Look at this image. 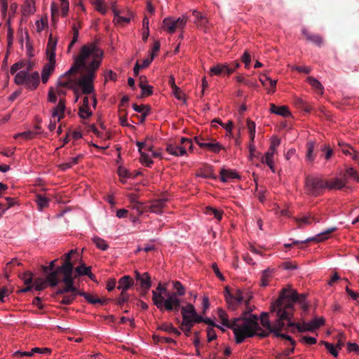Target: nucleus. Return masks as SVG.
<instances>
[{"label":"nucleus","mask_w":359,"mask_h":359,"mask_svg":"<svg viewBox=\"0 0 359 359\" xmlns=\"http://www.w3.org/2000/svg\"><path fill=\"white\" fill-rule=\"evenodd\" d=\"M48 285H50L47 277L46 279L43 278H37L34 280L32 284L33 288L36 291H41L47 287Z\"/></svg>","instance_id":"35"},{"label":"nucleus","mask_w":359,"mask_h":359,"mask_svg":"<svg viewBox=\"0 0 359 359\" xmlns=\"http://www.w3.org/2000/svg\"><path fill=\"white\" fill-rule=\"evenodd\" d=\"M111 10H112V11L114 13V21L116 23L121 24V23H128V22H130V17H123V16H121L120 15V11H118L116 8L114 4H113L111 6Z\"/></svg>","instance_id":"38"},{"label":"nucleus","mask_w":359,"mask_h":359,"mask_svg":"<svg viewBox=\"0 0 359 359\" xmlns=\"http://www.w3.org/2000/svg\"><path fill=\"white\" fill-rule=\"evenodd\" d=\"M152 86L146 85L145 86H143L141 85V90H142V96L147 97L151 95L153 93Z\"/></svg>","instance_id":"58"},{"label":"nucleus","mask_w":359,"mask_h":359,"mask_svg":"<svg viewBox=\"0 0 359 359\" xmlns=\"http://www.w3.org/2000/svg\"><path fill=\"white\" fill-rule=\"evenodd\" d=\"M180 146H184L185 149H187V147H188L190 151H192V149H193L192 140L191 139H189L187 137H182L181 139V145Z\"/></svg>","instance_id":"62"},{"label":"nucleus","mask_w":359,"mask_h":359,"mask_svg":"<svg viewBox=\"0 0 359 359\" xmlns=\"http://www.w3.org/2000/svg\"><path fill=\"white\" fill-rule=\"evenodd\" d=\"M182 317V322L200 323L202 320L201 316L198 315L195 307L191 304L181 306L180 309Z\"/></svg>","instance_id":"12"},{"label":"nucleus","mask_w":359,"mask_h":359,"mask_svg":"<svg viewBox=\"0 0 359 359\" xmlns=\"http://www.w3.org/2000/svg\"><path fill=\"white\" fill-rule=\"evenodd\" d=\"M250 312V310L244 312L242 317L229 320L225 311L221 308L217 309V315L222 324L233 330L236 344H241L246 338L254 337L257 334V330L260 329L257 316L252 314L248 318L245 316Z\"/></svg>","instance_id":"2"},{"label":"nucleus","mask_w":359,"mask_h":359,"mask_svg":"<svg viewBox=\"0 0 359 359\" xmlns=\"http://www.w3.org/2000/svg\"><path fill=\"white\" fill-rule=\"evenodd\" d=\"M281 331L282 330L274 331L273 334L277 337H280L282 339L290 341L292 346H295V341L292 339V338L287 334L281 333Z\"/></svg>","instance_id":"51"},{"label":"nucleus","mask_w":359,"mask_h":359,"mask_svg":"<svg viewBox=\"0 0 359 359\" xmlns=\"http://www.w3.org/2000/svg\"><path fill=\"white\" fill-rule=\"evenodd\" d=\"M34 355V353H32V349L30 351H17L14 352L13 356L15 358H21L24 356H28L32 357Z\"/></svg>","instance_id":"63"},{"label":"nucleus","mask_w":359,"mask_h":359,"mask_svg":"<svg viewBox=\"0 0 359 359\" xmlns=\"http://www.w3.org/2000/svg\"><path fill=\"white\" fill-rule=\"evenodd\" d=\"M103 53L93 43L83 46L77 55L72 56L73 63L69 69V77L78 74L74 83L81 88L83 94L93 93V81L100 66Z\"/></svg>","instance_id":"1"},{"label":"nucleus","mask_w":359,"mask_h":359,"mask_svg":"<svg viewBox=\"0 0 359 359\" xmlns=\"http://www.w3.org/2000/svg\"><path fill=\"white\" fill-rule=\"evenodd\" d=\"M79 114L82 118H88L91 114V111H90V108H83V107H80Z\"/></svg>","instance_id":"56"},{"label":"nucleus","mask_w":359,"mask_h":359,"mask_svg":"<svg viewBox=\"0 0 359 359\" xmlns=\"http://www.w3.org/2000/svg\"><path fill=\"white\" fill-rule=\"evenodd\" d=\"M63 262L61 266L55 267L56 259L51 261L48 266H43V271L47 275V280L50 286H55L62 280L65 284L62 290L57 293L67 292V253L62 255Z\"/></svg>","instance_id":"7"},{"label":"nucleus","mask_w":359,"mask_h":359,"mask_svg":"<svg viewBox=\"0 0 359 359\" xmlns=\"http://www.w3.org/2000/svg\"><path fill=\"white\" fill-rule=\"evenodd\" d=\"M201 148L207 149L213 153H219L220 150L224 149V147L215 140H211L210 142H204V144H201Z\"/></svg>","instance_id":"26"},{"label":"nucleus","mask_w":359,"mask_h":359,"mask_svg":"<svg viewBox=\"0 0 359 359\" xmlns=\"http://www.w3.org/2000/svg\"><path fill=\"white\" fill-rule=\"evenodd\" d=\"M195 18L194 22L201 27L206 28L208 23V20L205 16H203L200 12L194 11L192 13Z\"/></svg>","instance_id":"34"},{"label":"nucleus","mask_w":359,"mask_h":359,"mask_svg":"<svg viewBox=\"0 0 359 359\" xmlns=\"http://www.w3.org/2000/svg\"><path fill=\"white\" fill-rule=\"evenodd\" d=\"M36 202L39 211H42L49 204L48 198L39 194L36 196Z\"/></svg>","instance_id":"42"},{"label":"nucleus","mask_w":359,"mask_h":359,"mask_svg":"<svg viewBox=\"0 0 359 359\" xmlns=\"http://www.w3.org/2000/svg\"><path fill=\"white\" fill-rule=\"evenodd\" d=\"M22 279L26 285H32V275L29 272L24 273Z\"/></svg>","instance_id":"64"},{"label":"nucleus","mask_w":359,"mask_h":359,"mask_svg":"<svg viewBox=\"0 0 359 359\" xmlns=\"http://www.w3.org/2000/svg\"><path fill=\"white\" fill-rule=\"evenodd\" d=\"M219 174H220L221 180L223 182H228L234 179L240 178L239 175L236 172L231 170H226V169L222 168V169H221Z\"/></svg>","instance_id":"23"},{"label":"nucleus","mask_w":359,"mask_h":359,"mask_svg":"<svg viewBox=\"0 0 359 359\" xmlns=\"http://www.w3.org/2000/svg\"><path fill=\"white\" fill-rule=\"evenodd\" d=\"M25 65V64L23 61H20V62L14 63L11 67V69H10L11 74L15 75V74L17 73V72L18 70H20L24 67Z\"/></svg>","instance_id":"52"},{"label":"nucleus","mask_w":359,"mask_h":359,"mask_svg":"<svg viewBox=\"0 0 359 359\" xmlns=\"http://www.w3.org/2000/svg\"><path fill=\"white\" fill-rule=\"evenodd\" d=\"M325 319L323 318H314L312 321L309 323H304L302 325L299 323H295L293 320H290L287 324L288 327H291V332H294L297 330L299 332L313 331L324 325Z\"/></svg>","instance_id":"10"},{"label":"nucleus","mask_w":359,"mask_h":359,"mask_svg":"<svg viewBox=\"0 0 359 359\" xmlns=\"http://www.w3.org/2000/svg\"><path fill=\"white\" fill-rule=\"evenodd\" d=\"M48 27V18L46 15H43L39 20H36L35 30L40 33Z\"/></svg>","instance_id":"32"},{"label":"nucleus","mask_w":359,"mask_h":359,"mask_svg":"<svg viewBox=\"0 0 359 359\" xmlns=\"http://www.w3.org/2000/svg\"><path fill=\"white\" fill-rule=\"evenodd\" d=\"M134 273L136 280L135 285L137 287V290L148 292L151 287V279L149 273H141L138 271H135Z\"/></svg>","instance_id":"15"},{"label":"nucleus","mask_w":359,"mask_h":359,"mask_svg":"<svg viewBox=\"0 0 359 359\" xmlns=\"http://www.w3.org/2000/svg\"><path fill=\"white\" fill-rule=\"evenodd\" d=\"M273 273V269L269 268L263 271L261 277V285L262 287H266L269 285V280L271 278Z\"/></svg>","instance_id":"39"},{"label":"nucleus","mask_w":359,"mask_h":359,"mask_svg":"<svg viewBox=\"0 0 359 359\" xmlns=\"http://www.w3.org/2000/svg\"><path fill=\"white\" fill-rule=\"evenodd\" d=\"M93 241L96 247L102 250H106L109 247L106 241L100 237H95Z\"/></svg>","instance_id":"46"},{"label":"nucleus","mask_w":359,"mask_h":359,"mask_svg":"<svg viewBox=\"0 0 359 359\" xmlns=\"http://www.w3.org/2000/svg\"><path fill=\"white\" fill-rule=\"evenodd\" d=\"M197 175L206 179H216L212 167L210 165H206L205 168H201Z\"/></svg>","instance_id":"36"},{"label":"nucleus","mask_w":359,"mask_h":359,"mask_svg":"<svg viewBox=\"0 0 359 359\" xmlns=\"http://www.w3.org/2000/svg\"><path fill=\"white\" fill-rule=\"evenodd\" d=\"M173 325L172 323H164L160 325L158 327V330L166 332L168 333H171L172 330H173Z\"/></svg>","instance_id":"59"},{"label":"nucleus","mask_w":359,"mask_h":359,"mask_svg":"<svg viewBox=\"0 0 359 359\" xmlns=\"http://www.w3.org/2000/svg\"><path fill=\"white\" fill-rule=\"evenodd\" d=\"M326 180L320 177L307 176L305 180L306 192L315 197L320 196L326 189Z\"/></svg>","instance_id":"9"},{"label":"nucleus","mask_w":359,"mask_h":359,"mask_svg":"<svg viewBox=\"0 0 359 359\" xmlns=\"http://www.w3.org/2000/svg\"><path fill=\"white\" fill-rule=\"evenodd\" d=\"M302 33L308 41L312 42L318 46H320L323 43V38L318 34H310L306 29H302Z\"/></svg>","instance_id":"25"},{"label":"nucleus","mask_w":359,"mask_h":359,"mask_svg":"<svg viewBox=\"0 0 359 359\" xmlns=\"http://www.w3.org/2000/svg\"><path fill=\"white\" fill-rule=\"evenodd\" d=\"M298 227L302 228L304 225H309L312 224V222L316 223L319 222L318 219H316V218L314 216L309 215L306 217H303L299 219H296Z\"/></svg>","instance_id":"37"},{"label":"nucleus","mask_w":359,"mask_h":359,"mask_svg":"<svg viewBox=\"0 0 359 359\" xmlns=\"http://www.w3.org/2000/svg\"><path fill=\"white\" fill-rule=\"evenodd\" d=\"M91 4L95 6L96 11L104 15L107 8L104 4V0H90Z\"/></svg>","instance_id":"40"},{"label":"nucleus","mask_w":359,"mask_h":359,"mask_svg":"<svg viewBox=\"0 0 359 359\" xmlns=\"http://www.w3.org/2000/svg\"><path fill=\"white\" fill-rule=\"evenodd\" d=\"M166 151L173 156H180L185 154V147L175 144H169L167 145Z\"/></svg>","instance_id":"28"},{"label":"nucleus","mask_w":359,"mask_h":359,"mask_svg":"<svg viewBox=\"0 0 359 359\" xmlns=\"http://www.w3.org/2000/svg\"><path fill=\"white\" fill-rule=\"evenodd\" d=\"M273 156H271L269 154H265L264 156L262 158V162L266 163L271 170L273 172H275L274 163H273Z\"/></svg>","instance_id":"45"},{"label":"nucleus","mask_w":359,"mask_h":359,"mask_svg":"<svg viewBox=\"0 0 359 359\" xmlns=\"http://www.w3.org/2000/svg\"><path fill=\"white\" fill-rule=\"evenodd\" d=\"M207 337L208 342H210L217 338V334L214 328L210 327L207 328Z\"/></svg>","instance_id":"61"},{"label":"nucleus","mask_w":359,"mask_h":359,"mask_svg":"<svg viewBox=\"0 0 359 359\" xmlns=\"http://www.w3.org/2000/svg\"><path fill=\"white\" fill-rule=\"evenodd\" d=\"M270 111L283 117L290 116L291 115L287 106L277 107L273 103L270 104Z\"/></svg>","instance_id":"29"},{"label":"nucleus","mask_w":359,"mask_h":359,"mask_svg":"<svg viewBox=\"0 0 359 359\" xmlns=\"http://www.w3.org/2000/svg\"><path fill=\"white\" fill-rule=\"evenodd\" d=\"M308 83L318 93L323 94V86L316 79L312 76H309L306 79Z\"/></svg>","instance_id":"41"},{"label":"nucleus","mask_w":359,"mask_h":359,"mask_svg":"<svg viewBox=\"0 0 359 359\" xmlns=\"http://www.w3.org/2000/svg\"><path fill=\"white\" fill-rule=\"evenodd\" d=\"M56 46L57 41L53 39L52 34H50L46 50V58L48 62L43 67L41 71V81L43 83H46L48 82L50 75L55 69Z\"/></svg>","instance_id":"8"},{"label":"nucleus","mask_w":359,"mask_h":359,"mask_svg":"<svg viewBox=\"0 0 359 359\" xmlns=\"http://www.w3.org/2000/svg\"><path fill=\"white\" fill-rule=\"evenodd\" d=\"M18 34H19V43H20L21 46L22 47L24 45V43H25V46L27 49V50H31L32 47L30 43L29 40V36L28 34V32L27 29H23L22 28H20L18 30Z\"/></svg>","instance_id":"24"},{"label":"nucleus","mask_w":359,"mask_h":359,"mask_svg":"<svg viewBox=\"0 0 359 359\" xmlns=\"http://www.w3.org/2000/svg\"><path fill=\"white\" fill-rule=\"evenodd\" d=\"M140 162L149 168H150L154 163V161L149 158V156L142 151L140 152Z\"/></svg>","instance_id":"49"},{"label":"nucleus","mask_w":359,"mask_h":359,"mask_svg":"<svg viewBox=\"0 0 359 359\" xmlns=\"http://www.w3.org/2000/svg\"><path fill=\"white\" fill-rule=\"evenodd\" d=\"M40 82V76L38 72L35 71L29 74L27 80L23 85L29 90L36 89Z\"/></svg>","instance_id":"18"},{"label":"nucleus","mask_w":359,"mask_h":359,"mask_svg":"<svg viewBox=\"0 0 359 359\" xmlns=\"http://www.w3.org/2000/svg\"><path fill=\"white\" fill-rule=\"evenodd\" d=\"M21 11L24 16L33 15L36 11L34 0H25L22 5Z\"/></svg>","instance_id":"22"},{"label":"nucleus","mask_w":359,"mask_h":359,"mask_svg":"<svg viewBox=\"0 0 359 359\" xmlns=\"http://www.w3.org/2000/svg\"><path fill=\"white\" fill-rule=\"evenodd\" d=\"M173 287L176 290L169 293L166 297L152 291V302L161 311L177 313L180 309L181 300L179 297L185 294V288L180 281L172 282Z\"/></svg>","instance_id":"4"},{"label":"nucleus","mask_w":359,"mask_h":359,"mask_svg":"<svg viewBox=\"0 0 359 359\" xmlns=\"http://www.w3.org/2000/svg\"><path fill=\"white\" fill-rule=\"evenodd\" d=\"M7 23L8 25V29H7L8 48H11V46H12V44L13 43L14 32H13V30L12 27H11L10 20H8Z\"/></svg>","instance_id":"48"},{"label":"nucleus","mask_w":359,"mask_h":359,"mask_svg":"<svg viewBox=\"0 0 359 359\" xmlns=\"http://www.w3.org/2000/svg\"><path fill=\"white\" fill-rule=\"evenodd\" d=\"M226 290L227 292V294L226 295V302L229 307L233 310H235L237 308L238 305L241 304L243 301H245V304L248 305L252 298V296H249L248 298L245 299V297L243 294L242 291L239 289L236 290L234 294H231L228 290V288H226Z\"/></svg>","instance_id":"13"},{"label":"nucleus","mask_w":359,"mask_h":359,"mask_svg":"<svg viewBox=\"0 0 359 359\" xmlns=\"http://www.w3.org/2000/svg\"><path fill=\"white\" fill-rule=\"evenodd\" d=\"M306 158L308 161L313 162L315 159V154H313L314 151V142H309L306 144Z\"/></svg>","instance_id":"43"},{"label":"nucleus","mask_w":359,"mask_h":359,"mask_svg":"<svg viewBox=\"0 0 359 359\" xmlns=\"http://www.w3.org/2000/svg\"><path fill=\"white\" fill-rule=\"evenodd\" d=\"M224 74H226L227 75L231 74V70L229 71L226 63H219L210 69V74L211 76H221Z\"/></svg>","instance_id":"20"},{"label":"nucleus","mask_w":359,"mask_h":359,"mask_svg":"<svg viewBox=\"0 0 359 359\" xmlns=\"http://www.w3.org/2000/svg\"><path fill=\"white\" fill-rule=\"evenodd\" d=\"M72 252V251L69 252V304L75 299L77 295H79L78 292H81L76 287L75 281L73 278V264L70 262Z\"/></svg>","instance_id":"16"},{"label":"nucleus","mask_w":359,"mask_h":359,"mask_svg":"<svg viewBox=\"0 0 359 359\" xmlns=\"http://www.w3.org/2000/svg\"><path fill=\"white\" fill-rule=\"evenodd\" d=\"M129 299V294L127 292H121L120 297L117 300V304L119 306H122L125 302H128Z\"/></svg>","instance_id":"60"},{"label":"nucleus","mask_w":359,"mask_h":359,"mask_svg":"<svg viewBox=\"0 0 359 359\" xmlns=\"http://www.w3.org/2000/svg\"><path fill=\"white\" fill-rule=\"evenodd\" d=\"M168 201L166 198H161L154 201L150 206L151 211L155 213L161 212Z\"/></svg>","instance_id":"31"},{"label":"nucleus","mask_w":359,"mask_h":359,"mask_svg":"<svg viewBox=\"0 0 359 359\" xmlns=\"http://www.w3.org/2000/svg\"><path fill=\"white\" fill-rule=\"evenodd\" d=\"M306 294H298L296 290H294L289 286L281 290L279 298L277 299L278 304H280L282 308L285 312L290 313V318L292 320L294 304L298 303L300 304L302 310L306 311L309 309V305L306 302Z\"/></svg>","instance_id":"6"},{"label":"nucleus","mask_w":359,"mask_h":359,"mask_svg":"<svg viewBox=\"0 0 359 359\" xmlns=\"http://www.w3.org/2000/svg\"><path fill=\"white\" fill-rule=\"evenodd\" d=\"M80 296H83L85 299L88 302V303L91 304H104L107 303L109 299H100L98 297H95L93 295L85 292H78Z\"/></svg>","instance_id":"27"},{"label":"nucleus","mask_w":359,"mask_h":359,"mask_svg":"<svg viewBox=\"0 0 359 359\" xmlns=\"http://www.w3.org/2000/svg\"><path fill=\"white\" fill-rule=\"evenodd\" d=\"M5 200L7 201V206H5V205L2 203H0V209L1 210L2 214H4L9 208L13 206L15 203V199L12 198L6 197Z\"/></svg>","instance_id":"50"},{"label":"nucleus","mask_w":359,"mask_h":359,"mask_svg":"<svg viewBox=\"0 0 359 359\" xmlns=\"http://www.w3.org/2000/svg\"><path fill=\"white\" fill-rule=\"evenodd\" d=\"M337 230L336 227H331L327 229H326L325 231L321 232L320 233L318 234L315 237L309 238L304 241H294L292 242V243H288L285 244V247L287 248H291L294 245H297L299 243H305L310 241H316V242H321L328 238V236L335 231Z\"/></svg>","instance_id":"17"},{"label":"nucleus","mask_w":359,"mask_h":359,"mask_svg":"<svg viewBox=\"0 0 359 359\" xmlns=\"http://www.w3.org/2000/svg\"><path fill=\"white\" fill-rule=\"evenodd\" d=\"M35 135H36V133L34 132L28 130V131L18 133V134L15 135L14 137L18 138V137H22L26 140H31V139L34 138L35 137Z\"/></svg>","instance_id":"53"},{"label":"nucleus","mask_w":359,"mask_h":359,"mask_svg":"<svg viewBox=\"0 0 359 359\" xmlns=\"http://www.w3.org/2000/svg\"><path fill=\"white\" fill-rule=\"evenodd\" d=\"M188 20V18L183 15L182 17L175 19L174 18H165L163 20V28L169 33H174L177 29H183Z\"/></svg>","instance_id":"11"},{"label":"nucleus","mask_w":359,"mask_h":359,"mask_svg":"<svg viewBox=\"0 0 359 359\" xmlns=\"http://www.w3.org/2000/svg\"><path fill=\"white\" fill-rule=\"evenodd\" d=\"M118 283L117 289L125 292L135 285L134 280L130 276H123L118 280Z\"/></svg>","instance_id":"21"},{"label":"nucleus","mask_w":359,"mask_h":359,"mask_svg":"<svg viewBox=\"0 0 359 359\" xmlns=\"http://www.w3.org/2000/svg\"><path fill=\"white\" fill-rule=\"evenodd\" d=\"M81 29V25L79 22H74L72 25V39L70 43H69V52L71 48L75 45V43L78 41L79 29Z\"/></svg>","instance_id":"30"},{"label":"nucleus","mask_w":359,"mask_h":359,"mask_svg":"<svg viewBox=\"0 0 359 359\" xmlns=\"http://www.w3.org/2000/svg\"><path fill=\"white\" fill-rule=\"evenodd\" d=\"M67 93V71L65 72L57 80L55 86L49 88L48 100L55 103L59 97L57 105L53 109V116L55 119L60 120L63 118L66 109L65 96Z\"/></svg>","instance_id":"5"},{"label":"nucleus","mask_w":359,"mask_h":359,"mask_svg":"<svg viewBox=\"0 0 359 359\" xmlns=\"http://www.w3.org/2000/svg\"><path fill=\"white\" fill-rule=\"evenodd\" d=\"M280 304H278V300L276 299L271 305V313L276 314V320L271 323L269 320V313H262L260 316L261 324L268 331H264L260 329L257 330V335L261 337H267L269 333H273L274 331L278 330H287L289 328L287 324L290 320H292L290 318V313L285 312L284 309L280 306ZM256 336V334L255 335Z\"/></svg>","instance_id":"3"},{"label":"nucleus","mask_w":359,"mask_h":359,"mask_svg":"<svg viewBox=\"0 0 359 359\" xmlns=\"http://www.w3.org/2000/svg\"><path fill=\"white\" fill-rule=\"evenodd\" d=\"M32 353H39V354H45V355H49L51 353V349L49 348H39L35 347L32 348Z\"/></svg>","instance_id":"57"},{"label":"nucleus","mask_w":359,"mask_h":359,"mask_svg":"<svg viewBox=\"0 0 359 359\" xmlns=\"http://www.w3.org/2000/svg\"><path fill=\"white\" fill-rule=\"evenodd\" d=\"M29 69H22L18 72L14 77V82L17 85H23L27 80V76H29Z\"/></svg>","instance_id":"33"},{"label":"nucleus","mask_w":359,"mask_h":359,"mask_svg":"<svg viewBox=\"0 0 359 359\" xmlns=\"http://www.w3.org/2000/svg\"><path fill=\"white\" fill-rule=\"evenodd\" d=\"M346 175L356 182H359V174L353 168H348L346 170Z\"/></svg>","instance_id":"54"},{"label":"nucleus","mask_w":359,"mask_h":359,"mask_svg":"<svg viewBox=\"0 0 359 359\" xmlns=\"http://www.w3.org/2000/svg\"><path fill=\"white\" fill-rule=\"evenodd\" d=\"M205 213L207 215H214L216 219L221 220L223 212L212 207H207L205 209Z\"/></svg>","instance_id":"44"},{"label":"nucleus","mask_w":359,"mask_h":359,"mask_svg":"<svg viewBox=\"0 0 359 359\" xmlns=\"http://www.w3.org/2000/svg\"><path fill=\"white\" fill-rule=\"evenodd\" d=\"M326 189L341 190L346 187V179L333 178L326 180Z\"/></svg>","instance_id":"19"},{"label":"nucleus","mask_w":359,"mask_h":359,"mask_svg":"<svg viewBox=\"0 0 359 359\" xmlns=\"http://www.w3.org/2000/svg\"><path fill=\"white\" fill-rule=\"evenodd\" d=\"M241 61L245 64V68L248 69L251 62V56L248 50H245L243 54Z\"/></svg>","instance_id":"55"},{"label":"nucleus","mask_w":359,"mask_h":359,"mask_svg":"<svg viewBox=\"0 0 359 359\" xmlns=\"http://www.w3.org/2000/svg\"><path fill=\"white\" fill-rule=\"evenodd\" d=\"M195 323H180V328L183 331L187 337H189L191 333V328L194 327Z\"/></svg>","instance_id":"47"},{"label":"nucleus","mask_w":359,"mask_h":359,"mask_svg":"<svg viewBox=\"0 0 359 359\" xmlns=\"http://www.w3.org/2000/svg\"><path fill=\"white\" fill-rule=\"evenodd\" d=\"M72 252V257L70 259L71 263L73 264V278L75 281V279L79 278L81 276H86L88 273H90V271L91 268L87 267L84 264H81L80 266H78L74 269V264L73 263V261H81V257L80 254L77 252V250H69V252Z\"/></svg>","instance_id":"14"}]
</instances>
